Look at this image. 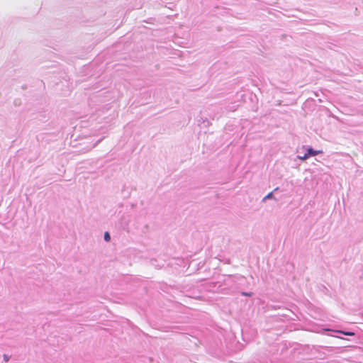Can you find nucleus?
<instances>
[{
	"label": "nucleus",
	"mask_w": 363,
	"mask_h": 363,
	"mask_svg": "<svg viewBox=\"0 0 363 363\" xmlns=\"http://www.w3.org/2000/svg\"><path fill=\"white\" fill-rule=\"evenodd\" d=\"M104 240L106 241V242H108L110 240H111V237H110V235L108 232H106L104 233Z\"/></svg>",
	"instance_id": "2"
},
{
	"label": "nucleus",
	"mask_w": 363,
	"mask_h": 363,
	"mask_svg": "<svg viewBox=\"0 0 363 363\" xmlns=\"http://www.w3.org/2000/svg\"><path fill=\"white\" fill-rule=\"evenodd\" d=\"M242 295L244 296H252V294L251 293H245V292H242Z\"/></svg>",
	"instance_id": "6"
},
{
	"label": "nucleus",
	"mask_w": 363,
	"mask_h": 363,
	"mask_svg": "<svg viewBox=\"0 0 363 363\" xmlns=\"http://www.w3.org/2000/svg\"><path fill=\"white\" fill-rule=\"evenodd\" d=\"M343 334L346 335H354V333H351V332H347V333H344V332H342Z\"/></svg>",
	"instance_id": "5"
},
{
	"label": "nucleus",
	"mask_w": 363,
	"mask_h": 363,
	"mask_svg": "<svg viewBox=\"0 0 363 363\" xmlns=\"http://www.w3.org/2000/svg\"><path fill=\"white\" fill-rule=\"evenodd\" d=\"M309 157V154H307L306 153L303 156H298V158L301 160H305L306 159H308Z\"/></svg>",
	"instance_id": "3"
},
{
	"label": "nucleus",
	"mask_w": 363,
	"mask_h": 363,
	"mask_svg": "<svg viewBox=\"0 0 363 363\" xmlns=\"http://www.w3.org/2000/svg\"><path fill=\"white\" fill-rule=\"evenodd\" d=\"M272 196H273V194H272V192H270L264 198V200L271 199Z\"/></svg>",
	"instance_id": "4"
},
{
	"label": "nucleus",
	"mask_w": 363,
	"mask_h": 363,
	"mask_svg": "<svg viewBox=\"0 0 363 363\" xmlns=\"http://www.w3.org/2000/svg\"><path fill=\"white\" fill-rule=\"evenodd\" d=\"M322 152H323L321 150H314L312 148H309V149H308V151L306 153L309 154V157H310V156H314V155L320 154Z\"/></svg>",
	"instance_id": "1"
}]
</instances>
